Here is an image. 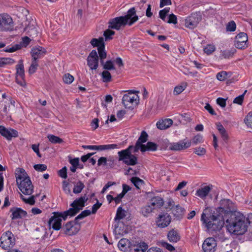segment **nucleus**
<instances>
[{"label":"nucleus","instance_id":"obj_40","mask_svg":"<svg viewBox=\"0 0 252 252\" xmlns=\"http://www.w3.org/2000/svg\"><path fill=\"white\" fill-rule=\"evenodd\" d=\"M130 181L133 184L136 189H139L140 186L145 184L144 181L137 177H133L130 179Z\"/></svg>","mask_w":252,"mask_h":252},{"label":"nucleus","instance_id":"obj_22","mask_svg":"<svg viewBox=\"0 0 252 252\" xmlns=\"http://www.w3.org/2000/svg\"><path fill=\"white\" fill-rule=\"evenodd\" d=\"M217 128L220 134L221 137L223 140V144L227 143L229 139V136L226 129L220 123L217 124Z\"/></svg>","mask_w":252,"mask_h":252},{"label":"nucleus","instance_id":"obj_49","mask_svg":"<svg viewBox=\"0 0 252 252\" xmlns=\"http://www.w3.org/2000/svg\"><path fill=\"white\" fill-rule=\"evenodd\" d=\"M228 74H230V73L225 71H222L217 73L216 77L218 80L223 81L227 78Z\"/></svg>","mask_w":252,"mask_h":252},{"label":"nucleus","instance_id":"obj_25","mask_svg":"<svg viewBox=\"0 0 252 252\" xmlns=\"http://www.w3.org/2000/svg\"><path fill=\"white\" fill-rule=\"evenodd\" d=\"M212 186H206L198 189L195 195L201 198H205L211 191Z\"/></svg>","mask_w":252,"mask_h":252},{"label":"nucleus","instance_id":"obj_34","mask_svg":"<svg viewBox=\"0 0 252 252\" xmlns=\"http://www.w3.org/2000/svg\"><path fill=\"white\" fill-rule=\"evenodd\" d=\"M90 43L94 47H97L98 49V47H102L105 45L104 39L102 37L97 38H93L90 41Z\"/></svg>","mask_w":252,"mask_h":252},{"label":"nucleus","instance_id":"obj_8","mask_svg":"<svg viewBox=\"0 0 252 252\" xmlns=\"http://www.w3.org/2000/svg\"><path fill=\"white\" fill-rule=\"evenodd\" d=\"M21 191L25 195H31L33 191V186L30 178H26L19 182L17 184Z\"/></svg>","mask_w":252,"mask_h":252},{"label":"nucleus","instance_id":"obj_30","mask_svg":"<svg viewBox=\"0 0 252 252\" xmlns=\"http://www.w3.org/2000/svg\"><path fill=\"white\" fill-rule=\"evenodd\" d=\"M236 52L235 49L232 50H221L220 52V55L219 58L221 60L223 59H229L230 57H233L235 53Z\"/></svg>","mask_w":252,"mask_h":252},{"label":"nucleus","instance_id":"obj_61","mask_svg":"<svg viewBox=\"0 0 252 252\" xmlns=\"http://www.w3.org/2000/svg\"><path fill=\"white\" fill-rule=\"evenodd\" d=\"M244 100V94H241L234 98L233 103L241 105Z\"/></svg>","mask_w":252,"mask_h":252},{"label":"nucleus","instance_id":"obj_43","mask_svg":"<svg viewBox=\"0 0 252 252\" xmlns=\"http://www.w3.org/2000/svg\"><path fill=\"white\" fill-rule=\"evenodd\" d=\"M125 213V211L123 209L122 207H119L117 209L115 220H120L124 219L126 217Z\"/></svg>","mask_w":252,"mask_h":252},{"label":"nucleus","instance_id":"obj_51","mask_svg":"<svg viewBox=\"0 0 252 252\" xmlns=\"http://www.w3.org/2000/svg\"><path fill=\"white\" fill-rule=\"evenodd\" d=\"M38 66V64L37 63V61L32 60V63H31V64L29 68V70H28L29 74H32L34 73V72H35Z\"/></svg>","mask_w":252,"mask_h":252},{"label":"nucleus","instance_id":"obj_14","mask_svg":"<svg viewBox=\"0 0 252 252\" xmlns=\"http://www.w3.org/2000/svg\"><path fill=\"white\" fill-rule=\"evenodd\" d=\"M139 100V97L137 95H132L131 96L128 94H125L123 97L122 103L126 108H131L133 107L129 104H133L134 103L136 105L138 104L137 101Z\"/></svg>","mask_w":252,"mask_h":252},{"label":"nucleus","instance_id":"obj_64","mask_svg":"<svg viewBox=\"0 0 252 252\" xmlns=\"http://www.w3.org/2000/svg\"><path fill=\"white\" fill-rule=\"evenodd\" d=\"M107 159L105 157H101L97 161V165L98 166H100L101 165H107Z\"/></svg>","mask_w":252,"mask_h":252},{"label":"nucleus","instance_id":"obj_20","mask_svg":"<svg viewBox=\"0 0 252 252\" xmlns=\"http://www.w3.org/2000/svg\"><path fill=\"white\" fill-rule=\"evenodd\" d=\"M46 53V50L45 48L41 46L33 48L31 54L32 57V60L37 61L38 59L43 57Z\"/></svg>","mask_w":252,"mask_h":252},{"label":"nucleus","instance_id":"obj_17","mask_svg":"<svg viewBox=\"0 0 252 252\" xmlns=\"http://www.w3.org/2000/svg\"><path fill=\"white\" fill-rule=\"evenodd\" d=\"M0 133L7 140H11L12 137H17L18 136V131L14 129H7L4 126H0Z\"/></svg>","mask_w":252,"mask_h":252},{"label":"nucleus","instance_id":"obj_1","mask_svg":"<svg viewBox=\"0 0 252 252\" xmlns=\"http://www.w3.org/2000/svg\"><path fill=\"white\" fill-rule=\"evenodd\" d=\"M201 220L208 229L215 231L220 230L225 221L227 230L236 235L244 234L250 223L248 219L236 211L235 204L228 199L220 200V206L216 209V213L210 214L208 217H206L203 213Z\"/></svg>","mask_w":252,"mask_h":252},{"label":"nucleus","instance_id":"obj_9","mask_svg":"<svg viewBox=\"0 0 252 252\" xmlns=\"http://www.w3.org/2000/svg\"><path fill=\"white\" fill-rule=\"evenodd\" d=\"M235 47L239 49H245L248 46V37L247 33L240 32L235 38Z\"/></svg>","mask_w":252,"mask_h":252},{"label":"nucleus","instance_id":"obj_16","mask_svg":"<svg viewBox=\"0 0 252 252\" xmlns=\"http://www.w3.org/2000/svg\"><path fill=\"white\" fill-rule=\"evenodd\" d=\"M31 39L28 36H25L22 38V41L20 43V44H16L11 47H7L5 49H3V51L5 52L12 53L20 49H21V46L23 47H27L30 43Z\"/></svg>","mask_w":252,"mask_h":252},{"label":"nucleus","instance_id":"obj_27","mask_svg":"<svg viewBox=\"0 0 252 252\" xmlns=\"http://www.w3.org/2000/svg\"><path fill=\"white\" fill-rule=\"evenodd\" d=\"M16 177L17 184H19V180H25L26 178H30L27 173L23 168H17L16 170Z\"/></svg>","mask_w":252,"mask_h":252},{"label":"nucleus","instance_id":"obj_26","mask_svg":"<svg viewBox=\"0 0 252 252\" xmlns=\"http://www.w3.org/2000/svg\"><path fill=\"white\" fill-rule=\"evenodd\" d=\"M173 124V121L170 119H166L157 123V127L161 130L165 129L169 127Z\"/></svg>","mask_w":252,"mask_h":252},{"label":"nucleus","instance_id":"obj_18","mask_svg":"<svg viewBox=\"0 0 252 252\" xmlns=\"http://www.w3.org/2000/svg\"><path fill=\"white\" fill-rule=\"evenodd\" d=\"M9 211L11 213L10 217L12 220L20 219L27 215V212L21 208L13 207L10 209Z\"/></svg>","mask_w":252,"mask_h":252},{"label":"nucleus","instance_id":"obj_45","mask_svg":"<svg viewBox=\"0 0 252 252\" xmlns=\"http://www.w3.org/2000/svg\"><path fill=\"white\" fill-rule=\"evenodd\" d=\"M112 29H108L104 32L103 35L105 37V41H108L112 39V36L115 33V32L111 30Z\"/></svg>","mask_w":252,"mask_h":252},{"label":"nucleus","instance_id":"obj_24","mask_svg":"<svg viewBox=\"0 0 252 252\" xmlns=\"http://www.w3.org/2000/svg\"><path fill=\"white\" fill-rule=\"evenodd\" d=\"M73 223H74V220L73 221H70L67 222L65 225L63 226L64 233L65 234L71 236L75 235L78 231L79 229H77L76 231H73L72 230L73 228Z\"/></svg>","mask_w":252,"mask_h":252},{"label":"nucleus","instance_id":"obj_37","mask_svg":"<svg viewBox=\"0 0 252 252\" xmlns=\"http://www.w3.org/2000/svg\"><path fill=\"white\" fill-rule=\"evenodd\" d=\"M85 185L83 183L80 181L74 184L73 189V192L75 194L80 193L84 188Z\"/></svg>","mask_w":252,"mask_h":252},{"label":"nucleus","instance_id":"obj_38","mask_svg":"<svg viewBox=\"0 0 252 252\" xmlns=\"http://www.w3.org/2000/svg\"><path fill=\"white\" fill-rule=\"evenodd\" d=\"M15 63L14 59L10 58H0V67L6 65H10Z\"/></svg>","mask_w":252,"mask_h":252},{"label":"nucleus","instance_id":"obj_15","mask_svg":"<svg viewBox=\"0 0 252 252\" xmlns=\"http://www.w3.org/2000/svg\"><path fill=\"white\" fill-rule=\"evenodd\" d=\"M217 244L214 238L209 237L205 239L202 244V249L204 252H214Z\"/></svg>","mask_w":252,"mask_h":252},{"label":"nucleus","instance_id":"obj_54","mask_svg":"<svg viewBox=\"0 0 252 252\" xmlns=\"http://www.w3.org/2000/svg\"><path fill=\"white\" fill-rule=\"evenodd\" d=\"M194 153L199 156H202L206 154V151L204 148L198 147L194 149Z\"/></svg>","mask_w":252,"mask_h":252},{"label":"nucleus","instance_id":"obj_56","mask_svg":"<svg viewBox=\"0 0 252 252\" xmlns=\"http://www.w3.org/2000/svg\"><path fill=\"white\" fill-rule=\"evenodd\" d=\"M215 50V47L214 45L209 44L207 45L204 48V51L208 55L212 54Z\"/></svg>","mask_w":252,"mask_h":252},{"label":"nucleus","instance_id":"obj_53","mask_svg":"<svg viewBox=\"0 0 252 252\" xmlns=\"http://www.w3.org/2000/svg\"><path fill=\"white\" fill-rule=\"evenodd\" d=\"M63 80L65 83L70 84L73 81L74 77L69 73H67L63 76Z\"/></svg>","mask_w":252,"mask_h":252},{"label":"nucleus","instance_id":"obj_55","mask_svg":"<svg viewBox=\"0 0 252 252\" xmlns=\"http://www.w3.org/2000/svg\"><path fill=\"white\" fill-rule=\"evenodd\" d=\"M33 168L36 171L43 172L47 169V166L44 164H35Z\"/></svg>","mask_w":252,"mask_h":252},{"label":"nucleus","instance_id":"obj_32","mask_svg":"<svg viewBox=\"0 0 252 252\" xmlns=\"http://www.w3.org/2000/svg\"><path fill=\"white\" fill-rule=\"evenodd\" d=\"M119 148L118 145L116 144L103 145H95V150H108L111 149H114Z\"/></svg>","mask_w":252,"mask_h":252},{"label":"nucleus","instance_id":"obj_3","mask_svg":"<svg viewBox=\"0 0 252 252\" xmlns=\"http://www.w3.org/2000/svg\"><path fill=\"white\" fill-rule=\"evenodd\" d=\"M143 144L136 142L134 146L130 145L127 148L118 152L119 160L122 161L125 164L128 166H133L138 163V158L132 153H136L140 150L142 152Z\"/></svg>","mask_w":252,"mask_h":252},{"label":"nucleus","instance_id":"obj_47","mask_svg":"<svg viewBox=\"0 0 252 252\" xmlns=\"http://www.w3.org/2000/svg\"><path fill=\"white\" fill-rule=\"evenodd\" d=\"M20 198L26 204L31 205H33L35 204V196L34 195H32L28 198H26L22 194H20Z\"/></svg>","mask_w":252,"mask_h":252},{"label":"nucleus","instance_id":"obj_44","mask_svg":"<svg viewBox=\"0 0 252 252\" xmlns=\"http://www.w3.org/2000/svg\"><path fill=\"white\" fill-rule=\"evenodd\" d=\"M148 134L145 131L143 130L141 131L140 135L136 142L140 144H143L148 140Z\"/></svg>","mask_w":252,"mask_h":252},{"label":"nucleus","instance_id":"obj_19","mask_svg":"<svg viewBox=\"0 0 252 252\" xmlns=\"http://www.w3.org/2000/svg\"><path fill=\"white\" fill-rule=\"evenodd\" d=\"M191 146V141L185 142L181 140L178 142L172 143L170 144L169 149L172 151H181L186 149Z\"/></svg>","mask_w":252,"mask_h":252},{"label":"nucleus","instance_id":"obj_29","mask_svg":"<svg viewBox=\"0 0 252 252\" xmlns=\"http://www.w3.org/2000/svg\"><path fill=\"white\" fill-rule=\"evenodd\" d=\"M167 238L171 242H177L180 239V236L177 231L172 229L169 231Z\"/></svg>","mask_w":252,"mask_h":252},{"label":"nucleus","instance_id":"obj_60","mask_svg":"<svg viewBox=\"0 0 252 252\" xmlns=\"http://www.w3.org/2000/svg\"><path fill=\"white\" fill-rule=\"evenodd\" d=\"M97 202L94 204L93 206H92V211L91 212V213H92L93 214H94L96 213L97 210L101 207V206L102 205V203H99L97 199Z\"/></svg>","mask_w":252,"mask_h":252},{"label":"nucleus","instance_id":"obj_63","mask_svg":"<svg viewBox=\"0 0 252 252\" xmlns=\"http://www.w3.org/2000/svg\"><path fill=\"white\" fill-rule=\"evenodd\" d=\"M217 103L221 107H224L226 106V99L221 97H219L217 99Z\"/></svg>","mask_w":252,"mask_h":252},{"label":"nucleus","instance_id":"obj_58","mask_svg":"<svg viewBox=\"0 0 252 252\" xmlns=\"http://www.w3.org/2000/svg\"><path fill=\"white\" fill-rule=\"evenodd\" d=\"M59 175L63 179L67 178V168L66 166H64L61 170L59 171Z\"/></svg>","mask_w":252,"mask_h":252},{"label":"nucleus","instance_id":"obj_31","mask_svg":"<svg viewBox=\"0 0 252 252\" xmlns=\"http://www.w3.org/2000/svg\"><path fill=\"white\" fill-rule=\"evenodd\" d=\"M151 204L154 207L160 208L164 204V201L162 198L159 196H155L151 199Z\"/></svg>","mask_w":252,"mask_h":252},{"label":"nucleus","instance_id":"obj_57","mask_svg":"<svg viewBox=\"0 0 252 252\" xmlns=\"http://www.w3.org/2000/svg\"><path fill=\"white\" fill-rule=\"evenodd\" d=\"M236 25L235 23L233 21H231L229 22L226 26V30L227 31L234 32L235 31Z\"/></svg>","mask_w":252,"mask_h":252},{"label":"nucleus","instance_id":"obj_52","mask_svg":"<svg viewBox=\"0 0 252 252\" xmlns=\"http://www.w3.org/2000/svg\"><path fill=\"white\" fill-rule=\"evenodd\" d=\"M202 142L203 136L200 134H197L192 139L191 144L192 143L193 145H197L198 144L202 143Z\"/></svg>","mask_w":252,"mask_h":252},{"label":"nucleus","instance_id":"obj_42","mask_svg":"<svg viewBox=\"0 0 252 252\" xmlns=\"http://www.w3.org/2000/svg\"><path fill=\"white\" fill-rule=\"evenodd\" d=\"M49 141L53 144H60L63 142V140L58 136L49 134L47 136Z\"/></svg>","mask_w":252,"mask_h":252},{"label":"nucleus","instance_id":"obj_5","mask_svg":"<svg viewBox=\"0 0 252 252\" xmlns=\"http://www.w3.org/2000/svg\"><path fill=\"white\" fill-rule=\"evenodd\" d=\"M87 200L88 198L86 195L81 196L74 200L70 205L71 208L66 210L67 213H69V215H70V217L75 216L82 210L83 208L85 206V202Z\"/></svg>","mask_w":252,"mask_h":252},{"label":"nucleus","instance_id":"obj_12","mask_svg":"<svg viewBox=\"0 0 252 252\" xmlns=\"http://www.w3.org/2000/svg\"><path fill=\"white\" fill-rule=\"evenodd\" d=\"M87 64L92 70H96L98 66V56L95 50H93L88 56Z\"/></svg>","mask_w":252,"mask_h":252},{"label":"nucleus","instance_id":"obj_48","mask_svg":"<svg viewBox=\"0 0 252 252\" xmlns=\"http://www.w3.org/2000/svg\"><path fill=\"white\" fill-rule=\"evenodd\" d=\"M244 121L248 127L252 128V111L250 112L246 115Z\"/></svg>","mask_w":252,"mask_h":252},{"label":"nucleus","instance_id":"obj_50","mask_svg":"<svg viewBox=\"0 0 252 252\" xmlns=\"http://www.w3.org/2000/svg\"><path fill=\"white\" fill-rule=\"evenodd\" d=\"M103 65V68L105 70H110L112 69H115V67L113 64V63L112 61L109 60L107 61L105 63L104 62Z\"/></svg>","mask_w":252,"mask_h":252},{"label":"nucleus","instance_id":"obj_62","mask_svg":"<svg viewBox=\"0 0 252 252\" xmlns=\"http://www.w3.org/2000/svg\"><path fill=\"white\" fill-rule=\"evenodd\" d=\"M204 108L212 115H217L216 113L215 112L214 110L213 109L212 107L209 103H206Z\"/></svg>","mask_w":252,"mask_h":252},{"label":"nucleus","instance_id":"obj_46","mask_svg":"<svg viewBox=\"0 0 252 252\" xmlns=\"http://www.w3.org/2000/svg\"><path fill=\"white\" fill-rule=\"evenodd\" d=\"M103 82L105 83L110 82L112 81V76L108 70H104L101 73Z\"/></svg>","mask_w":252,"mask_h":252},{"label":"nucleus","instance_id":"obj_7","mask_svg":"<svg viewBox=\"0 0 252 252\" xmlns=\"http://www.w3.org/2000/svg\"><path fill=\"white\" fill-rule=\"evenodd\" d=\"M16 82L21 86L25 87L26 83L25 80V70L22 60L18 61V63L16 65Z\"/></svg>","mask_w":252,"mask_h":252},{"label":"nucleus","instance_id":"obj_6","mask_svg":"<svg viewBox=\"0 0 252 252\" xmlns=\"http://www.w3.org/2000/svg\"><path fill=\"white\" fill-rule=\"evenodd\" d=\"M15 244V238L13 234L10 231L4 232L0 238V247L7 250L12 248Z\"/></svg>","mask_w":252,"mask_h":252},{"label":"nucleus","instance_id":"obj_33","mask_svg":"<svg viewBox=\"0 0 252 252\" xmlns=\"http://www.w3.org/2000/svg\"><path fill=\"white\" fill-rule=\"evenodd\" d=\"M152 205L147 204L142 207L140 210V213L145 217H148L154 210Z\"/></svg>","mask_w":252,"mask_h":252},{"label":"nucleus","instance_id":"obj_21","mask_svg":"<svg viewBox=\"0 0 252 252\" xmlns=\"http://www.w3.org/2000/svg\"><path fill=\"white\" fill-rule=\"evenodd\" d=\"M171 209L172 213L176 219L180 220L183 218L185 212V209L183 207L179 205H177Z\"/></svg>","mask_w":252,"mask_h":252},{"label":"nucleus","instance_id":"obj_10","mask_svg":"<svg viewBox=\"0 0 252 252\" xmlns=\"http://www.w3.org/2000/svg\"><path fill=\"white\" fill-rule=\"evenodd\" d=\"M13 21L7 14H0V29L1 31H9L12 29Z\"/></svg>","mask_w":252,"mask_h":252},{"label":"nucleus","instance_id":"obj_41","mask_svg":"<svg viewBox=\"0 0 252 252\" xmlns=\"http://www.w3.org/2000/svg\"><path fill=\"white\" fill-rule=\"evenodd\" d=\"M187 86V83H183L181 85L176 86L174 89V94L175 95H178L182 93L186 88Z\"/></svg>","mask_w":252,"mask_h":252},{"label":"nucleus","instance_id":"obj_2","mask_svg":"<svg viewBox=\"0 0 252 252\" xmlns=\"http://www.w3.org/2000/svg\"><path fill=\"white\" fill-rule=\"evenodd\" d=\"M138 20V17L136 15L135 9L132 7L127 11L126 15L110 19L108 22V28L119 31L127 25L131 26Z\"/></svg>","mask_w":252,"mask_h":252},{"label":"nucleus","instance_id":"obj_13","mask_svg":"<svg viewBox=\"0 0 252 252\" xmlns=\"http://www.w3.org/2000/svg\"><path fill=\"white\" fill-rule=\"evenodd\" d=\"M171 220V216L167 213H163L158 216L156 222L158 227L165 228L169 225Z\"/></svg>","mask_w":252,"mask_h":252},{"label":"nucleus","instance_id":"obj_23","mask_svg":"<svg viewBox=\"0 0 252 252\" xmlns=\"http://www.w3.org/2000/svg\"><path fill=\"white\" fill-rule=\"evenodd\" d=\"M148 248V245L145 242H142L131 246L130 248V252H145Z\"/></svg>","mask_w":252,"mask_h":252},{"label":"nucleus","instance_id":"obj_28","mask_svg":"<svg viewBox=\"0 0 252 252\" xmlns=\"http://www.w3.org/2000/svg\"><path fill=\"white\" fill-rule=\"evenodd\" d=\"M158 145L153 142H148L146 145L143 144L142 153L146 151H156L157 150Z\"/></svg>","mask_w":252,"mask_h":252},{"label":"nucleus","instance_id":"obj_4","mask_svg":"<svg viewBox=\"0 0 252 252\" xmlns=\"http://www.w3.org/2000/svg\"><path fill=\"white\" fill-rule=\"evenodd\" d=\"M48 221L49 226L55 230H59L62 227V220H65L70 215L66 211L63 212H54Z\"/></svg>","mask_w":252,"mask_h":252},{"label":"nucleus","instance_id":"obj_36","mask_svg":"<svg viewBox=\"0 0 252 252\" xmlns=\"http://www.w3.org/2000/svg\"><path fill=\"white\" fill-rule=\"evenodd\" d=\"M128 243L129 241L127 239L123 238L119 241L118 247L121 251L125 252L127 250Z\"/></svg>","mask_w":252,"mask_h":252},{"label":"nucleus","instance_id":"obj_35","mask_svg":"<svg viewBox=\"0 0 252 252\" xmlns=\"http://www.w3.org/2000/svg\"><path fill=\"white\" fill-rule=\"evenodd\" d=\"M98 54L99 55L98 58H100V62L101 64L104 63V59L106 58L107 53L105 50V45L102 47H98L97 49Z\"/></svg>","mask_w":252,"mask_h":252},{"label":"nucleus","instance_id":"obj_11","mask_svg":"<svg viewBox=\"0 0 252 252\" xmlns=\"http://www.w3.org/2000/svg\"><path fill=\"white\" fill-rule=\"evenodd\" d=\"M201 19V17L199 13H192L185 20V26L187 28L193 29L197 26Z\"/></svg>","mask_w":252,"mask_h":252},{"label":"nucleus","instance_id":"obj_59","mask_svg":"<svg viewBox=\"0 0 252 252\" xmlns=\"http://www.w3.org/2000/svg\"><path fill=\"white\" fill-rule=\"evenodd\" d=\"M169 24H176L177 23V18L175 15L171 14L169 15V19L167 22Z\"/></svg>","mask_w":252,"mask_h":252},{"label":"nucleus","instance_id":"obj_39","mask_svg":"<svg viewBox=\"0 0 252 252\" xmlns=\"http://www.w3.org/2000/svg\"><path fill=\"white\" fill-rule=\"evenodd\" d=\"M91 212L89 210H85L82 211L79 215H78L74 219L75 224H78V220L83 219L84 218L90 215Z\"/></svg>","mask_w":252,"mask_h":252}]
</instances>
